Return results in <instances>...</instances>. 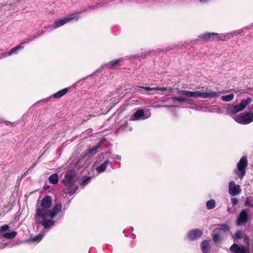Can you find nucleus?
I'll list each match as a JSON object with an SVG mask.
<instances>
[{"label":"nucleus","instance_id":"obj_1","mask_svg":"<svg viewBox=\"0 0 253 253\" xmlns=\"http://www.w3.org/2000/svg\"><path fill=\"white\" fill-rule=\"evenodd\" d=\"M51 204L50 197L45 196L40 204H37L35 213V221L41 223L43 228L47 230H50L56 224V220H54V218L62 209L61 203L56 204L51 209Z\"/></svg>","mask_w":253,"mask_h":253},{"label":"nucleus","instance_id":"obj_2","mask_svg":"<svg viewBox=\"0 0 253 253\" xmlns=\"http://www.w3.org/2000/svg\"><path fill=\"white\" fill-rule=\"evenodd\" d=\"M178 93H180L181 95L179 96L169 98V100H171L173 103H175L177 101L180 103L182 104L184 102L189 103L193 98L202 97L211 99L219 96L220 94L218 90L214 91L208 88L206 89L193 91L181 90H179Z\"/></svg>","mask_w":253,"mask_h":253},{"label":"nucleus","instance_id":"obj_3","mask_svg":"<svg viewBox=\"0 0 253 253\" xmlns=\"http://www.w3.org/2000/svg\"><path fill=\"white\" fill-rule=\"evenodd\" d=\"M78 179L79 177L75 170L71 169L66 171L64 177L62 180V183L65 187L63 190L64 193L69 195H73L78 189L76 184Z\"/></svg>","mask_w":253,"mask_h":253},{"label":"nucleus","instance_id":"obj_4","mask_svg":"<svg viewBox=\"0 0 253 253\" xmlns=\"http://www.w3.org/2000/svg\"><path fill=\"white\" fill-rule=\"evenodd\" d=\"M251 102V98L248 97L246 99L242 100L239 104H228L226 108L227 113L231 116L242 111Z\"/></svg>","mask_w":253,"mask_h":253},{"label":"nucleus","instance_id":"obj_5","mask_svg":"<svg viewBox=\"0 0 253 253\" xmlns=\"http://www.w3.org/2000/svg\"><path fill=\"white\" fill-rule=\"evenodd\" d=\"M248 166V160L246 156H243L237 164V168L234 170V173L240 179H242L245 175L246 168Z\"/></svg>","mask_w":253,"mask_h":253},{"label":"nucleus","instance_id":"obj_6","mask_svg":"<svg viewBox=\"0 0 253 253\" xmlns=\"http://www.w3.org/2000/svg\"><path fill=\"white\" fill-rule=\"evenodd\" d=\"M138 88H142L145 89L147 91H148L146 94L148 95H154L155 92L153 91L154 90H160V91H167L168 92H171L172 91V87H150L148 86H137L134 87V88L132 90L133 92L138 91L139 93L141 94H145V92L143 90L137 89Z\"/></svg>","mask_w":253,"mask_h":253},{"label":"nucleus","instance_id":"obj_7","mask_svg":"<svg viewBox=\"0 0 253 253\" xmlns=\"http://www.w3.org/2000/svg\"><path fill=\"white\" fill-rule=\"evenodd\" d=\"M250 238L248 236H245L244 237V246H239L236 244H233L230 247V250L235 253H247L248 248L249 247Z\"/></svg>","mask_w":253,"mask_h":253},{"label":"nucleus","instance_id":"obj_8","mask_svg":"<svg viewBox=\"0 0 253 253\" xmlns=\"http://www.w3.org/2000/svg\"><path fill=\"white\" fill-rule=\"evenodd\" d=\"M151 113L148 111H144V110L140 109L137 110L133 115H132L129 120L132 121H137L140 120H146L151 116Z\"/></svg>","mask_w":253,"mask_h":253},{"label":"nucleus","instance_id":"obj_9","mask_svg":"<svg viewBox=\"0 0 253 253\" xmlns=\"http://www.w3.org/2000/svg\"><path fill=\"white\" fill-rule=\"evenodd\" d=\"M234 119L236 122L240 124H249L253 121V113L248 112L242 116L235 117Z\"/></svg>","mask_w":253,"mask_h":253},{"label":"nucleus","instance_id":"obj_10","mask_svg":"<svg viewBox=\"0 0 253 253\" xmlns=\"http://www.w3.org/2000/svg\"><path fill=\"white\" fill-rule=\"evenodd\" d=\"M79 18V16H68L64 17L62 19H57L54 23V28L56 29L65 25L66 23H69L72 20L77 21Z\"/></svg>","mask_w":253,"mask_h":253},{"label":"nucleus","instance_id":"obj_11","mask_svg":"<svg viewBox=\"0 0 253 253\" xmlns=\"http://www.w3.org/2000/svg\"><path fill=\"white\" fill-rule=\"evenodd\" d=\"M249 215L247 211L243 209L237 217L236 224L238 226L245 225L248 221Z\"/></svg>","mask_w":253,"mask_h":253},{"label":"nucleus","instance_id":"obj_12","mask_svg":"<svg viewBox=\"0 0 253 253\" xmlns=\"http://www.w3.org/2000/svg\"><path fill=\"white\" fill-rule=\"evenodd\" d=\"M242 189L239 185L235 184L234 181H231L228 184V192L231 196L238 195L241 193Z\"/></svg>","mask_w":253,"mask_h":253},{"label":"nucleus","instance_id":"obj_13","mask_svg":"<svg viewBox=\"0 0 253 253\" xmlns=\"http://www.w3.org/2000/svg\"><path fill=\"white\" fill-rule=\"evenodd\" d=\"M203 232L199 229H195L188 233L187 236L190 241H195L200 238L203 235Z\"/></svg>","mask_w":253,"mask_h":253},{"label":"nucleus","instance_id":"obj_14","mask_svg":"<svg viewBox=\"0 0 253 253\" xmlns=\"http://www.w3.org/2000/svg\"><path fill=\"white\" fill-rule=\"evenodd\" d=\"M217 36L216 33H205L200 34L198 37L203 39L204 41L209 42L215 41V37Z\"/></svg>","mask_w":253,"mask_h":253},{"label":"nucleus","instance_id":"obj_15","mask_svg":"<svg viewBox=\"0 0 253 253\" xmlns=\"http://www.w3.org/2000/svg\"><path fill=\"white\" fill-rule=\"evenodd\" d=\"M111 164L112 163L109 160H106L100 165L97 166L95 169L98 173H102L105 171L107 166Z\"/></svg>","mask_w":253,"mask_h":253},{"label":"nucleus","instance_id":"obj_16","mask_svg":"<svg viewBox=\"0 0 253 253\" xmlns=\"http://www.w3.org/2000/svg\"><path fill=\"white\" fill-rule=\"evenodd\" d=\"M201 248L203 253H209L211 248L209 241H202L201 244Z\"/></svg>","mask_w":253,"mask_h":253},{"label":"nucleus","instance_id":"obj_17","mask_svg":"<svg viewBox=\"0 0 253 253\" xmlns=\"http://www.w3.org/2000/svg\"><path fill=\"white\" fill-rule=\"evenodd\" d=\"M232 34H231V33H227V34H218L217 33V36H216L215 37V41H224L225 39H229L232 37Z\"/></svg>","mask_w":253,"mask_h":253},{"label":"nucleus","instance_id":"obj_18","mask_svg":"<svg viewBox=\"0 0 253 253\" xmlns=\"http://www.w3.org/2000/svg\"><path fill=\"white\" fill-rule=\"evenodd\" d=\"M123 58L113 60L107 64V66L109 68H115L117 66L119 65L120 62L123 60Z\"/></svg>","mask_w":253,"mask_h":253},{"label":"nucleus","instance_id":"obj_19","mask_svg":"<svg viewBox=\"0 0 253 253\" xmlns=\"http://www.w3.org/2000/svg\"><path fill=\"white\" fill-rule=\"evenodd\" d=\"M17 232L15 231H13L11 232H5L3 234H1L0 235V238H4L8 239H12L16 237L17 235Z\"/></svg>","mask_w":253,"mask_h":253},{"label":"nucleus","instance_id":"obj_20","mask_svg":"<svg viewBox=\"0 0 253 253\" xmlns=\"http://www.w3.org/2000/svg\"><path fill=\"white\" fill-rule=\"evenodd\" d=\"M23 48V46L21 44H18L14 47L11 49L9 51L6 53L7 56H10L12 54H17L19 50Z\"/></svg>","mask_w":253,"mask_h":253},{"label":"nucleus","instance_id":"obj_21","mask_svg":"<svg viewBox=\"0 0 253 253\" xmlns=\"http://www.w3.org/2000/svg\"><path fill=\"white\" fill-rule=\"evenodd\" d=\"M67 91L68 89L67 88H64L54 93L52 96L55 98H59L64 95Z\"/></svg>","mask_w":253,"mask_h":253},{"label":"nucleus","instance_id":"obj_22","mask_svg":"<svg viewBox=\"0 0 253 253\" xmlns=\"http://www.w3.org/2000/svg\"><path fill=\"white\" fill-rule=\"evenodd\" d=\"M49 183L51 184H57L58 182V175L55 173L51 174L48 178Z\"/></svg>","mask_w":253,"mask_h":253},{"label":"nucleus","instance_id":"obj_23","mask_svg":"<svg viewBox=\"0 0 253 253\" xmlns=\"http://www.w3.org/2000/svg\"><path fill=\"white\" fill-rule=\"evenodd\" d=\"M91 181V177L88 176H84L82 177L80 185L84 186L88 183H89Z\"/></svg>","mask_w":253,"mask_h":253},{"label":"nucleus","instance_id":"obj_24","mask_svg":"<svg viewBox=\"0 0 253 253\" xmlns=\"http://www.w3.org/2000/svg\"><path fill=\"white\" fill-rule=\"evenodd\" d=\"M234 94L233 93H230L228 95H222L221 97V99L223 101L229 102L233 99Z\"/></svg>","mask_w":253,"mask_h":253},{"label":"nucleus","instance_id":"obj_25","mask_svg":"<svg viewBox=\"0 0 253 253\" xmlns=\"http://www.w3.org/2000/svg\"><path fill=\"white\" fill-rule=\"evenodd\" d=\"M207 208L209 210L213 209L215 207V202L213 199H211L206 202Z\"/></svg>","mask_w":253,"mask_h":253},{"label":"nucleus","instance_id":"obj_26","mask_svg":"<svg viewBox=\"0 0 253 253\" xmlns=\"http://www.w3.org/2000/svg\"><path fill=\"white\" fill-rule=\"evenodd\" d=\"M44 236V234L43 233H40L34 237H32L30 239L31 241L33 242H39L41 241Z\"/></svg>","mask_w":253,"mask_h":253},{"label":"nucleus","instance_id":"obj_27","mask_svg":"<svg viewBox=\"0 0 253 253\" xmlns=\"http://www.w3.org/2000/svg\"><path fill=\"white\" fill-rule=\"evenodd\" d=\"M37 38V37L36 36H30L28 37L27 38H26L22 42H21V44H24L26 43H29L35 39Z\"/></svg>","mask_w":253,"mask_h":253},{"label":"nucleus","instance_id":"obj_28","mask_svg":"<svg viewBox=\"0 0 253 253\" xmlns=\"http://www.w3.org/2000/svg\"><path fill=\"white\" fill-rule=\"evenodd\" d=\"M103 143V141L102 140L100 141L97 145V146H95L93 147L92 149L89 150V152L91 154H95L97 150L101 147V146Z\"/></svg>","mask_w":253,"mask_h":253},{"label":"nucleus","instance_id":"obj_29","mask_svg":"<svg viewBox=\"0 0 253 253\" xmlns=\"http://www.w3.org/2000/svg\"><path fill=\"white\" fill-rule=\"evenodd\" d=\"M219 227L220 230L225 232L228 231L230 229L229 226L226 224H219Z\"/></svg>","mask_w":253,"mask_h":253},{"label":"nucleus","instance_id":"obj_30","mask_svg":"<svg viewBox=\"0 0 253 253\" xmlns=\"http://www.w3.org/2000/svg\"><path fill=\"white\" fill-rule=\"evenodd\" d=\"M242 237V233L241 231L238 230L235 233V237L233 238V241H236V239H240Z\"/></svg>","mask_w":253,"mask_h":253},{"label":"nucleus","instance_id":"obj_31","mask_svg":"<svg viewBox=\"0 0 253 253\" xmlns=\"http://www.w3.org/2000/svg\"><path fill=\"white\" fill-rule=\"evenodd\" d=\"M9 228V226L7 224H4L0 227V235L3 234L4 232Z\"/></svg>","mask_w":253,"mask_h":253},{"label":"nucleus","instance_id":"obj_32","mask_svg":"<svg viewBox=\"0 0 253 253\" xmlns=\"http://www.w3.org/2000/svg\"><path fill=\"white\" fill-rule=\"evenodd\" d=\"M231 34H232V37H233L234 36L239 34L240 35H244V29H240L237 31H234L233 32H231Z\"/></svg>","mask_w":253,"mask_h":253},{"label":"nucleus","instance_id":"obj_33","mask_svg":"<svg viewBox=\"0 0 253 253\" xmlns=\"http://www.w3.org/2000/svg\"><path fill=\"white\" fill-rule=\"evenodd\" d=\"M212 240L215 243H218L220 241L219 235L217 233L212 234Z\"/></svg>","mask_w":253,"mask_h":253},{"label":"nucleus","instance_id":"obj_34","mask_svg":"<svg viewBox=\"0 0 253 253\" xmlns=\"http://www.w3.org/2000/svg\"><path fill=\"white\" fill-rule=\"evenodd\" d=\"M44 29H45L46 30L45 31V32H49L51 31L54 29H56V28H54V24L53 25H48L47 26H45L44 27Z\"/></svg>","mask_w":253,"mask_h":253},{"label":"nucleus","instance_id":"obj_35","mask_svg":"<svg viewBox=\"0 0 253 253\" xmlns=\"http://www.w3.org/2000/svg\"><path fill=\"white\" fill-rule=\"evenodd\" d=\"M231 201L233 206H235L238 203V200L236 198H232Z\"/></svg>","mask_w":253,"mask_h":253},{"label":"nucleus","instance_id":"obj_36","mask_svg":"<svg viewBox=\"0 0 253 253\" xmlns=\"http://www.w3.org/2000/svg\"><path fill=\"white\" fill-rule=\"evenodd\" d=\"M166 107V108H170V107H176L177 106L175 105H164V106L157 105V106H155L154 107L160 108V107Z\"/></svg>","mask_w":253,"mask_h":253},{"label":"nucleus","instance_id":"obj_37","mask_svg":"<svg viewBox=\"0 0 253 253\" xmlns=\"http://www.w3.org/2000/svg\"><path fill=\"white\" fill-rule=\"evenodd\" d=\"M45 32V31H38L37 33V38L42 36V35H43V34H44Z\"/></svg>","mask_w":253,"mask_h":253},{"label":"nucleus","instance_id":"obj_38","mask_svg":"<svg viewBox=\"0 0 253 253\" xmlns=\"http://www.w3.org/2000/svg\"><path fill=\"white\" fill-rule=\"evenodd\" d=\"M112 159L117 160H121V156L120 155H115L113 157H112Z\"/></svg>","mask_w":253,"mask_h":253},{"label":"nucleus","instance_id":"obj_39","mask_svg":"<svg viewBox=\"0 0 253 253\" xmlns=\"http://www.w3.org/2000/svg\"><path fill=\"white\" fill-rule=\"evenodd\" d=\"M7 56L6 52L0 53V59Z\"/></svg>","mask_w":253,"mask_h":253},{"label":"nucleus","instance_id":"obj_40","mask_svg":"<svg viewBox=\"0 0 253 253\" xmlns=\"http://www.w3.org/2000/svg\"><path fill=\"white\" fill-rule=\"evenodd\" d=\"M7 245V243H1L0 244V249H4Z\"/></svg>","mask_w":253,"mask_h":253},{"label":"nucleus","instance_id":"obj_41","mask_svg":"<svg viewBox=\"0 0 253 253\" xmlns=\"http://www.w3.org/2000/svg\"><path fill=\"white\" fill-rule=\"evenodd\" d=\"M245 204L246 205H251V202L250 201V200H248V199H247L245 202Z\"/></svg>","mask_w":253,"mask_h":253},{"label":"nucleus","instance_id":"obj_42","mask_svg":"<svg viewBox=\"0 0 253 253\" xmlns=\"http://www.w3.org/2000/svg\"><path fill=\"white\" fill-rule=\"evenodd\" d=\"M5 124L6 125L8 126V125H11L12 124V123L10 122H5Z\"/></svg>","mask_w":253,"mask_h":253},{"label":"nucleus","instance_id":"obj_43","mask_svg":"<svg viewBox=\"0 0 253 253\" xmlns=\"http://www.w3.org/2000/svg\"><path fill=\"white\" fill-rule=\"evenodd\" d=\"M201 2H205L207 1V0H200Z\"/></svg>","mask_w":253,"mask_h":253}]
</instances>
